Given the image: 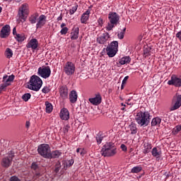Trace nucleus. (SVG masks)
<instances>
[{
	"instance_id": "1",
	"label": "nucleus",
	"mask_w": 181,
	"mask_h": 181,
	"mask_svg": "<svg viewBox=\"0 0 181 181\" xmlns=\"http://www.w3.org/2000/svg\"><path fill=\"white\" fill-rule=\"evenodd\" d=\"M135 120L141 127H148L151 122V115L149 112L140 111L136 113Z\"/></svg>"
},
{
	"instance_id": "2",
	"label": "nucleus",
	"mask_w": 181,
	"mask_h": 181,
	"mask_svg": "<svg viewBox=\"0 0 181 181\" xmlns=\"http://www.w3.org/2000/svg\"><path fill=\"white\" fill-rule=\"evenodd\" d=\"M42 84L43 81H42L40 77L33 75L30 78L28 88L30 90H33V91H39L42 88Z\"/></svg>"
},
{
	"instance_id": "3",
	"label": "nucleus",
	"mask_w": 181,
	"mask_h": 181,
	"mask_svg": "<svg viewBox=\"0 0 181 181\" xmlns=\"http://www.w3.org/2000/svg\"><path fill=\"white\" fill-rule=\"evenodd\" d=\"M109 23H107L105 29L107 32L112 30L115 26L119 23V16L115 12H110L108 15Z\"/></svg>"
},
{
	"instance_id": "4",
	"label": "nucleus",
	"mask_w": 181,
	"mask_h": 181,
	"mask_svg": "<svg viewBox=\"0 0 181 181\" xmlns=\"http://www.w3.org/2000/svg\"><path fill=\"white\" fill-rule=\"evenodd\" d=\"M100 153L102 156H104L105 158L107 156H114V155L117 153V148L112 146V144L107 143L104 145Z\"/></svg>"
},
{
	"instance_id": "5",
	"label": "nucleus",
	"mask_w": 181,
	"mask_h": 181,
	"mask_svg": "<svg viewBox=\"0 0 181 181\" xmlns=\"http://www.w3.org/2000/svg\"><path fill=\"white\" fill-rule=\"evenodd\" d=\"M181 107V94L176 93L171 99V106L170 111H176Z\"/></svg>"
},
{
	"instance_id": "6",
	"label": "nucleus",
	"mask_w": 181,
	"mask_h": 181,
	"mask_svg": "<svg viewBox=\"0 0 181 181\" xmlns=\"http://www.w3.org/2000/svg\"><path fill=\"white\" fill-rule=\"evenodd\" d=\"M37 152L39 155L45 159H50V146L48 144H41L38 146Z\"/></svg>"
},
{
	"instance_id": "7",
	"label": "nucleus",
	"mask_w": 181,
	"mask_h": 181,
	"mask_svg": "<svg viewBox=\"0 0 181 181\" xmlns=\"http://www.w3.org/2000/svg\"><path fill=\"white\" fill-rule=\"evenodd\" d=\"M106 53L109 57H114L118 53V41L112 42L106 47Z\"/></svg>"
},
{
	"instance_id": "8",
	"label": "nucleus",
	"mask_w": 181,
	"mask_h": 181,
	"mask_svg": "<svg viewBox=\"0 0 181 181\" xmlns=\"http://www.w3.org/2000/svg\"><path fill=\"white\" fill-rule=\"evenodd\" d=\"M29 13V5L28 4H23L19 8L18 16L21 22H25L27 15Z\"/></svg>"
},
{
	"instance_id": "9",
	"label": "nucleus",
	"mask_w": 181,
	"mask_h": 181,
	"mask_svg": "<svg viewBox=\"0 0 181 181\" xmlns=\"http://www.w3.org/2000/svg\"><path fill=\"white\" fill-rule=\"evenodd\" d=\"M37 74L42 78H49L52 74V69L49 66H43L38 68Z\"/></svg>"
},
{
	"instance_id": "10",
	"label": "nucleus",
	"mask_w": 181,
	"mask_h": 181,
	"mask_svg": "<svg viewBox=\"0 0 181 181\" xmlns=\"http://www.w3.org/2000/svg\"><path fill=\"white\" fill-rule=\"evenodd\" d=\"M64 71L66 76H73L76 71V65L71 62H67L64 66Z\"/></svg>"
},
{
	"instance_id": "11",
	"label": "nucleus",
	"mask_w": 181,
	"mask_h": 181,
	"mask_svg": "<svg viewBox=\"0 0 181 181\" xmlns=\"http://www.w3.org/2000/svg\"><path fill=\"white\" fill-rule=\"evenodd\" d=\"M168 86H175V87H181V78L173 74L171 79L168 81Z\"/></svg>"
},
{
	"instance_id": "12",
	"label": "nucleus",
	"mask_w": 181,
	"mask_h": 181,
	"mask_svg": "<svg viewBox=\"0 0 181 181\" xmlns=\"http://www.w3.org/2000/svg\"><path fill=\"white\" fill-rule=\"evenodd\" d=\"M46 23H47V17L43 14L40 16L37 21L36 29H42Z\"/></svg>"
},
{
	"instance_id": "13",
	"label": "nucleus",
	"mask_w": 181,
	"mask_h": 181,
	"mask_svg": "<svg viewBox=\"0 0 181 181\" xmlns=\"http://www.w3.org/2000/svg\"><path fill=\"white\" fill-rule=\"evenodd\" d=\"M13 153L8 154V156L5 157L3 158L1 165L4 168H9L11 165H12V160L13 159Z\"/></svg>"
},
{
	"instance_id": "14",
	"label": "nucleus",
	"mask_w": 181,
	"mask_h": 181,
	"mask_svg": "<svg viewBox=\"0 0 181 181\" xmlns=\"http://www.w3.org/2000/svg\"><path fill=\"white\" fill-rule=\"evenodd\" d=\"M11 34V26L9 25H4L0 32V37L1 39H5L6 37H8L9 35Z\"/></svg>"
},
{
	"instance_id": "15",
	"label": "nucleus",
	"mask_w": 181,
	"mask_h": 181,
	"mask_svg": "<svg viewBox=\"0 0 181 181\" xmlns=\"http://www.w3.org/2000/svg\"><path fill=\"white\" fill-rule=\"evenodd\" d=\"M14 78H15V76L13 75H11V76L5 75L3 77V80H2L3 83H1V85L6 87H6L11 86V83L13 81Z\"/></svg>"
},
{
	"instance_id": "16",
	"label": "nucleus",
	"mask_w": 181,
	"mask_h": 181,
	"mask_svg": "<svg viewBox=\"0 0 181 181\" xmlns=\"http://www.w3.org/2000/svg\"><path fill=\"white\" fill-rule=\"evenodd\" d=\"M59 95L62 100H66L69 98V88L66 86H62L59 87Z\"/></svg>"
},
{
	"instance_id": "17",
	"label": "nucleus",
	"mask_w": 181,
	"mask_h": 181,
	"mask_svg": "<svg viewBox=\"0 0 181 181\" xmlns=\"http://www.w3.org/2000/svg\"><path fill=\"white\" fill-rule=\"evenodd\" d=\"M108 39H110V34L108 33H105L99 37H98L97 42L100 45H105Z\"/></svg>"
},
{
	"instance_id": "18",
	"label": "nucleus",
	"mask_w": 181,
	"mask_h": 181,
	"mask_svg": "<svg viewBox=\"0 0 181 181\" xmlns=\"http://www.w3.org/2000/svg\"><path fill=\"white\" fill-rule=\"evenodd\" d=\"M59 117L61 119H63L64 121H69V119H70V113L69 112V110L66 107L62 108L60 111Z\"/></svg>"
},
{
	"instance_id": "19",
	"label": "nucleus",
	"mask_w": 181,
	"mask_h": 181,
	"mask_svg": "<svg viewBox=\"0 0 181 181\" xmlns=\"http://www.w3.org/2000/svg\"><path fill=\"white\" fill-rule=\"evenodd\" d=\"M88 101L90 103V104H93V105H100L102 101L101 95L98 93L95 95V98H89Z\"/></svg>"
},
{
	"instance_id": "20",
	"label": "nucleus",
	"mask_w": 181,
	"mask_h": 181,
	"mask_svg": "<svg viewBox=\"0 0 181 181\" xmlns=\"http://www.w3.org/2000/svg\"><path fill=\"white\" fill-rule=\"evenodd\" d=\"M37 46H39V42H37V40L35 38H33L27 44L26 47L28 49H32V50H36V49H37Z\"/></svg>"
},
{
	"instance_id": "21",
	"label": "nucleus",
	"mask_w": 181,
	"mask_h": 181,
	"mask_svg": "<svg viewBox=\"0 0 181 181\" xmlns=\"http://www.w3.org/2000/svg\"><path fill=\"white\" fill-rule=\"evenodd\" d=\"M80 32V28L78 27L74 26L71 32L70 37L71 40H77L78 39V33Z\"/></svg>"
},
{
	"instance_id": "22",
	"label": "nucleus",
	"mask_w": 181,
	"mask_h": 181,
	"mask_svg": "<svg viewBox=\"0 0 181 181\" xmlns=\"http://www.w3.org/2000/svg\"><path fill=\"white\" fill-rule=\"evenodd\" d=\"M151 155L153 158H156V159H160L162 158V151L157 147H154L151 151Z\"/></svg>"
},
{
	"instance_id": "23",
	"label": "nucleus",
	"mask_w": 181,
	"mask_h": 181,
	"mask_svg": "<svg viewBox=\"0 0 181 181\" xmlns=\"http://www.w3.org/2000/svg\"><path fill=\"white\" fill-rule=\"evenodd\" d=\"M88 18H90V10L86 11L82 14L81 17V23H86L88 21Z\"/></svg>"
},
{
	"instance_id": "24",
	"label": "nucleus",
	"mask_w": 181,
	"mask_h": 181,
	"mask_svg": "<svg viewBox=\"0 0 181 181\" xmlns=\"http://www.w3.org/2000/svg\"><path fill=\"white\" fill-rule=\"evenodd\" d=\"M77 92L76 90L71 91L69 94V100L70 103L72 104H74V103H76L77 101Z\"/></svg>"
},
{
	"instance_id": "25",
	"label": "nucleus",
	"mask_w": 181,
	"mask_h": 181,
	"mask_svg": "<svg viewBox=\"0 0 181 181\" xmlns=\"http://www.w3.org/2000/svg\"><path fill=\"white\" fill-rule=\"evenodd\" d=\"M144 148L143 153L145 154L149 153L151 152V149H152V144L149 142H144Z\"/></svg>"
},
{
	"instance_id": "26",
	"label": "nucleus",
	"mask_w": 181,
	"mask_h": 181,
	"mask_svg": "<svg viewBox=\"0 0 181 181\" xmlns=\"http://www.w3.org/2000/svg\"><path fill=\"white\" fill-rule=\"evenodd\" d=\"M160 122H162L160 117H154L151 121V127H160Z\"/></svg>"
},
{
	"instance_id": "27",
	"label": "nucleus",
	"mask_w": 181,
	"mask_h": 181,
	"mask_svg": "<svg viewBox=\"0 0 181 181\" xmlns=\"http://www.w3.org/2000/svg\"><path fill=\"white\" fill-rule=\"evenodd\" d=\"M131 62V57L129 56L123 57L119 59V64L124 65V64H128V63Z\"/></svg>"
},
{
	"instance_id": "28",
	"label": "nucleus",
	"mask_w": 181,
	"mask_h": 181,
	"mask_svg": "<svg viewBox=\"0 0 181 181\" xmlns=\"http://www.w3.org/2000/svg\"><path fill=\"white\" fill-rule=\"evenodd\" d=\"M37 19H39V14L37 13H34L29 17V21L33 25L36 23V21H37Z\"/></svg>"
},
{
	"instance_id": "29",
	"label": "nucleus",
	"mask_w": 181,
	"mask_h": 181,
	"mask_svg": "<svg viewBox=\"0 0 181 181\" xmlns=\"http://www.w3.org/2000/svg\"><path fill=\"white\" fill-rule=\"evenodd\" d=\"M45 107L46 112H47V114H50V112L53 111V105H52V103L47 101L45 102Z\"/></svg>"
},
{
	"instance_id": "30",
	"label": "nucleus",
	"mask_w": 181,
	"mask_h": 181,
	"mask_svg": "<svg viewBox=\"0 0 181 181\" xmlns=\"http://www.w3.org/2000/svg\"><path fill=\"white\" fill-rule=\"evenodd\" d=\"M62 155V153L59 151H50V157L49 159L52 158H56L60 157Z\"/></svg>"
},
{
	"instance_id": "31",
	"label": "nucleus",
	"mask_w": 181,
	"mask_h": 181,
	"mask_svg": "<svg viewBox=\"0 0 181 181\" xmlns=\"http://www.w3.org/2000/svg\"><path fill=\"white\" fill-rule=\"evenodd\" d=\"M4 55L7 59H11L13 56V51L11 49V48H6L4 52Z\"/></svg>"
},
{
	"instance_id": "32",
	"label": "nucleus",
	"mask_w": 181,
	"mask_h": 181,
	"mask_svg": "<svg viewBox=\"0 0 181 181\" xmlns=\"http://www.w3.org/2000/svg\"><path fill=\"white\" fill-rule=\"evenodd\" d=\"M129 128L131 131L132 135H135V134H136V124L132 123L129 124Z\"/></svg>"
},
{
	"instance_id": "33",
	"label": "nucleus",
	"mask_w": 181,
	"mask_h": 181,
	"mask_svg": "<svg viewBox=\"0 0 181 181\" xmlns=\"http://www.w3.org/2000/svg\"><path fill=\"white\" fill-rule=\"evenodd\" d=\"M15 39H16L18 42H23L26 37H25V35L23 34H16V35H15Z\"/></svg>"
},
{
	"instance_id": "34",
	"label": "nucleus",
	"mask_w": 181,
	"mask_h": 181,
	"mask_svg": "<svg viewBox=\"0 0 181 181\" xmlns=\"http://www.w3.org/2000/svg\"><path fill=\"white\" fill-rule=\"evenodd\" d=\"M141 170H142V167L141 165H138V166H136V167H134L133 168H132L131 173H139V172H141Z\"/></svg>"
},
{
	"instance_id": "35",
	"label": "nucleus",
	"mask_w": 181,
	"mask_h": 181,
	"mask_svg": "<svg viewBox=\"0 0 181 181\" xmlns=\"http://www.w3.org/2000/svg\"><path fill=\"white\" fill-rule=\"evenodd\" d=\"M181 131V125H177L173 129V134L174 135H177L179 132Z\"/></svg>"
},
{
	"instance_id": "36",
	"label": "nucleus",
	"mask_w": 181,
	"mask_h": 181,
	"mask_svg": "<svg viewBox=\"0 0 181 181\" xmlns=\"http://www.w3.org/2000/svg\"><path fill=\"white\" fill-rule=\"evenodd\" d=\"M131 101H133L132 98L126 100V105L127 107L128 105H130L131 107H132V105H134L136 103V100H134V102H131Z\"/></svg>"
},
{
	"instance_id": "37",
	"label": "nucleus",
	"mask_w": 181,
	"mask_h": 181,
	"mask_svg": "<svg viewBox=\"0 0 181 181\" xmlns=\"http://www.w3.org/2000/svg\"><path fill=\"white\" fill-rule=\"evenodd\" d=\"M30 97H32L30 93H25V94L23 95L22 99L23 100V101L26 102V101H29V100H30Z\"/></svg>"
},
{
	"instance_id": "38",
	"label": "nucleus",
	"mask_w": 181,
	"mask_h": 181,
	"mask_svg": "<svg viewBox=\"0 0 181 181\" xmlns=\"http://www.w3.org/2000/svg\"><path fill=\"white\" fill-rule=\"evenodd\" d=\"M60 168H62V164L60 163V161L57 162L55 165V170L54 172L56 173H58V172L60 170Z\"/></svg>"
},
{
	"instance_id": "39",
	"label": "nucleus",
	"mask_w": 181,
	"mask_h": 181,
	"mask_svg": "<svg viewBox=\"0 0 181 181\" xmlns=\"http://www.w3.org/2000/svg\"><path fill=\"white\" fill-rule=\"evenodd\" d=\"M77 8H78V6H74L69 10L70 15H74L76 11H77Z\"/></svg>"
},
{
	"instance_id": "40",
	"label": "nucleus",
	"mask_w": 181,
	"mask_h": 181,
	"mask_svg": "<svg viewBox=\"0 0 181 181\" xmlns=\"http://www.w3.org/2000/svg\"><path fill=\"white\" fill-rule=\"evenodd\" d=\"M31 169H33V170H39V165H37V163H33L31 165Z\"/></svg>"
},
{
	"instance_id": "41",
	"label": "nucleus",
	"mask_w": 181,
	"mask_h": 181,
	"mask_svg": "<svg viewBox=\"0 0 181 181\" xmlns=\"http://www.w3.org/2000/svg\"><path fill=\"white\" fill-rule=\"evenodd\" d=\"M68 32H69V28L65 27L61 30L60 33L61 35H66Z\"/></svg>"
},
{
	"instance_id": "42",
	"label": "nucleus",
	"mask_w": 181,
	"mask_h": 181,
	"mask_svg": "<svg viewBox=\"0 0 181 181\" xmlns=\"http://www.w3.org/2000/svg\"><path fill=\"white\" fill-rule=\"evenodd\" d=\"M42 93L44 94H47V93L50 92V88H49V87L47 86H45L42 90Z\"/></svg>"
},
{
	"instance_id": "43",
	"label": "nucleus",
	"mask_w": 181,
	"mask_h": 181,
	"mask_svg": "<svg viewBox=\"0 0 181 181\" xmlns=\"http://www.w3.org/2000/svg\"><path fill=\"white\" fill-rule=\"evenodd\" d=\"M76 152H77V153H80V155L81 156H83V155H84V149H83V148H78L76 149Z\"/></svg>"
},
{
	"instance_id": "44",
	"label": "nucleus",
	"mask_w": 181,
	"mask_h": 181,
	"mask_svg": "<svg viewBox=\"0 0 181 181\" xmlns=\"http://www.w3.org/2000/svg\"><path fill=\"white\" fill-rule=\"evenodd\" d=\"M74 163V160H69L68 163H66V168H70V166H73V164Z\"/></svg>"
},
{
	"instance_id": "45",
	"label": "nucleus",
	"mask_w": 181,
	"mask_h": 181,
	"mask_svg": "<svg viewBox=\"0 0 181 181\" xmlns=\"http://www.w3.org/2000/svg\"><path fill=\"white\" fill-rule=\"evenodd\" d=\"M124 35L125 34L124 33V32H120L117 34V37L119 39L122 40V39H124Z\"/></svg>"
},
{
	"instance_id": "46",
	"label": "nucleus",
	"mask_w": 181,
	"mask_h": 181,
	"mask_svg": "<svg viewBox=\"0 0 181 181\" xmlns=\"http://www.w3.org/2000/svg\"><path fill=\"white\" fill-rule=\"evenodd\" d=\"M144 55L145 57H148V56H150L151 53L149 52V50L145 49L144 51Z\"/></svg>"
},
{
	"instance_id": "47",
	"label": "nucleus",
	"mask_w": 181,
	"mask_h": 181,
	"mask_svg": "<svg viewBox=\"0 0 181 181\" xmlns=\"http://www.w3.org/2000/svg\"><path fill=\"white\" fill-rule=\"evenodd\" d=\"M96 141L98 144H101V142H103V136H96Z\"/></svg>"
},
{
	"instance_id": "48",
	"label": "nucleus",
	"mask_w": 181,
	"mask_h": 181,
	"mask_svg": "<svg viewBox=\"0 0 181 181\" xmlns=\"http://www.w3.org/2000/svg\"><path fill=\"white\" fill-rule=\"evenodd\" d=\"M120 148L122 151H123V152H127V146H125V144H121Z\"/></svg>"
},
{
	"instance_id": "49",
	"label": "nucleus",
	"mask_w": 181,
	"mask_h": 181,
	"mask_svg": "<svg viewBox=\"0 0 181 181\" xmlns=\"http://www.w3.org/2000/svg\"><path fill=\"white\" fill-rule=\"evenodd\" d=\"M69 129H70V126L69 125L65 126L63 129L64 134H67V132H69Z\"/></svg>"
},
{
	"instance_id": "50",
	"label": "nucleus",
	"mask_w": 181,
	"mask_h": 181,
	"mask_svg": "<svg viewBox=\"0 0 181 181\" xmlns=\"http://www.w3.org/2000/svg\"><path fill=\"white\" fill-rule=\"evenodd\" d=\"M176 37H177V39L180 40V42H181V30L176 33L175 35Z\"/></svg>"
},
{
	"instance_id": "51",
	"label": "nucleus",
	"mask_w": 181,
	"mask_h": 181,
	"mask_svg": "<svg viewBox=\"0 0 181 181\" xmlns=\"http://www.w3.org/2000/svg\"><path fill=\"white\" fill-rule=\"evenodd\" d=\"M10 181H21V180L16 176H13L11 177Z\"/></svg>"
},
{
	"instance_id": "52",
	"label": "nucleus",
	"mask_w": 181,
	"mask_h": 181,
	"mask_svg": "<svg viewBox=\"0 0 181 181\" xmlns=\"http://www.w3.org/2000/svg\"><path fill=\"white\" fill-rule=\"evenodd\" d=\"M129 78V76H127L124 78L122 83L123 84H127V81H128V79Z\"/></svg>"
},
{
	"instance_id": "53",
	"label": "nucleus",
	"mask_w": 181,
	"mask_h": 181,
	"mask_svg": "<svg viewBox=\"0 0 181 181\" xmlns=\"http://www.w3.org/2000/svg\"><path fill=\"white\" fill-rule=\"evenodd\" d=\"M5 90H6V88L5 86H4V85L0 86V94L2 93V91H5Z\"/></svg>"
},
{
	"instance_id": "54",
	"label": "nucleus",
	"mask_w": 181,
	"mask_h": 181,
	"mask_svg": "<svg viewBox=\"0 0 181 181\" xmlns=\"http://www.w3.org/2000/svg\"><path fill=\"white\" fill-rule=\"evenodd\" d=\"M19 33H16V28H13V36H16V35H18Z\"/></svg>"
},
{
	"instance_id": "55",
	"label": "nucleus",
	"mask_w": 181,
	"mask_h": 181,
	"mask_svg": "<svg viewBox=\"0 0 181 181\" xmlns=\"http://www.w3.org/2000/svg\"><path fill=\"white\" fill-rule=\"evenodd\" d=\"M30 127V122L27 121V122H25V127H26V128H29Z\"/></svg>"
},
{
	"instance_id": "56",
	"label": "nucleus",
	"mask_w": 181,
	"mask_h": 181,
	"mask_svg": "<svg viewBox=\"0 0 181 181\" xmlns=\"http://www.w3.org/2000/svg\"><path fill=\"white\" fill-rule=\"evenodd\" d=\"M62 19H63V16L61 13L60 16L57 18V21H62Z\"/></svg>"
},
{
	"instance_id": "57",
	"label": "nucleus",
	"mask_w": 181,
	"mask_h": 181,
	"mask_svg": "<svg viewBox=\"0 0 181 181\" xmlns=\"http://www.w3.org/2000/svg\"><path fill=\"white\" fill-rule=\"evenodd\" d=\"M98 22L100 23V25H101V23H103V18H99Z\"/></svg>"
},
{
	"instance_id": "58",
	"label": "nucleus",
	"mask_w": 181,
	"mask_h": 181,
	"mask_svg": "<svg viewBox=\"0 0 181 181\" xmlns=\"http://www.w3.org/2000/svg\"><path fill=\"white\" fill-rule=\"evenodd\" d=\"M64 26H66V23H62L61 24V28L63 29V28H65Z\"/></svg>"
},
{
	"instance_id": "59",
	"label": "nucleus",
	"mask_w": 181,
	"mask_h": 181,
	"mask_svg": "<svg viewBox=\"0 0 181 181\" xmlns=\"http://www.w3.org/2000/svg\"><path fill=\"white\" fill-rule=\"evenodd\" d=\"M121 106H122V107H127V103H126V104L121 103Z\"/></svg>"
},
{
	"instance_id": "60",
	"label": "nucleus",
	"mask_w": 181,
	"mask_h": 181,
	"mask_svg": "<svg viewBox=\"0 0 181 181\" xmlns=\"http://www.w3.org/2000/svg\"><path fill=\"white\" fill-rule=\"evenodd\" d=\"M127 106H124L123 107H122V111H125V107H126Z\"/></svg>"
},
{
	"instance_id": "61",
	"label": "nucleus",
	"mask_w": 181,
	"mask_h": 181,
	"mask_svg": "<svg viewBox=\"0 0 181 181\" xmlns=\"http://www.w3.org/2000/svg\"><path fill=\"white\" fill-rule=\"evenodd\" d=\"M124 86H125V84L122 83V86H121V89L122 90L124 88Z\"/></svg>"
},
{
	"instance_id": "62",
	"label": "nucleus",
	"mask_w": 181,
	"mask_h": 181,
	"mask_svg": "<svg viewBox=\"0 0 181 181\" xmlns=\"http://www.w3.org/2000/svg\"><path fill=\"white\" fill-rule=\"evenodd\" d=\"M127 30V28H124V29H123V31H122V32H124V33L125 34V31Z\"/></svg>"
},
{
	"instance_id": "63",
	"label": "nucleus",
	"mask_w": 181,
	"mask_h": 181,
	"mask_svg": "<svg viewBox=\"0 0 181 181\" xmlns=\"http://www.w3.org/2000/svg\"><path fill=\"white\" fill-rule=\"evenodd\" d=\"M35 175H36L37 177L40 176V173H36Z\"/></svg>"
},
{
	"instance_id": "64",
	"label": "nucleus",
	"mask_w": 181,
	"mask_h": 181,
	"mask_svg": "<svg viewBox=\"0 0 181 181\" xmlns=\"http://www.w3.org/2000/svg\"><path fill=\"white\" fill-rule=\"evenodd\" d=\"M2 12V7L0 6V13Z\"/></svg>"
}]
</instances>
